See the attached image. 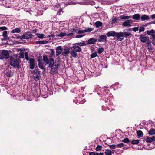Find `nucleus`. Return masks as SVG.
<instances>
[{
    "mask_svg": "<svg viewBox=\"0 0 155 155\" xmlns=\"http://www.w3.org/2000/svg\"><path fill=\"white\" fill-rule=\"evenodd\" d=\"M43 60L45 65L48 64V67L50 68V72L51 74H54L58 73L60 66V64L58 62L55 63L53 58H50L48 59L45 56L43 57Z\"/></svg>",
    "mask_w": 155,
    "mask_h": 155,
    "instance_id": "obj_1",
    "label": "nucleus"
},
{
    "mask_svg": "<svg viewBox=\"0 0 155 155\" xmlns=\"http://www.w3.org/2000/svg\"><path fill=\"white\" fill-rule=\"evenodd\" d=\"M19 58L17 54L11 57L10 65L14 67H19Z\"/></svg>",
    "mask_w": 155,
    "mask_h": 155,
    "instance_id": "obj_2",
    "label": "nucleus"
},
{
    "mask_svg": "<svg viewBox=\"0 0 155 155\" xmlns=\"http://www.w3.org/2000/svg\"><path fill=\"white\" fill-rule=\"evenodd\" d=\"M9 53L6 50H3L0 52V59H7L9 57Z\"/></svg>",
    "mask_w": 155,
    "mask_h": 155,
    "instance_id": "obj_3",
    "label": "nucleus"
},
{
    "mask_svg": "<svg viewBox=\"0 0 155 155\" xmlns=\"http://www.w3.org/2000/svg\"><path fill=\"white\" fill-rule=\"evenodd\" d=\"M18 51H20L19 53V57L21 58H23L25 57V59L26 60H29L28 54L27 52H25L24 53V52L23 50L21 49H19Z\"/></svg>",
    "mask_w": 155,
    "mask_h": 155,
    "instance_id": "obj_4",
    "label": "nucleus"
},
{
    "mask_svg": "<svg viewBox=\"0 0 155 155\" xmlns=\"http://www.w3.org/2000/svg\"><path fill=\"white\" fill-rule=\"evenodd\" d=\"M115 36L118 41H122L124 39V34L123 32H120L116 33Z\"/></svg>",
    "mask_w": 155,
    "mask_h": 155,
    "instance_id": "obj_5",
    "label": "nucleus"
},
{
    "mask_svg": "<svg viewBox=\"0 0 155 155\" xmlns=\"http://www.w3.org/2000/svg\"><path fill=\"white\" fill-rule=\"evenodd\" d=\"M107 38L105 35H101L98 38V41L100 42H105L107 41Z\"/></svg>",
    "mask_w": 155,
    "mask_h": 155,
    "instance_id": "obj_6",
    "label": "nucleus"
},
{
    "mask_svg": "<svg viewBox=\"0 0 155 155\" xmlns=\"http://www.w3.org/2000/svg\"><path fill=\"white\" fill-rule=\"evenodd\" d=\"M73 48L76 52H79L81 51V48L76 43L74 44Z\"/></svg>",
    "mask_w": 155,
    "mask_h": 155,
    "instance_id": "obj_7",
    "label": "nucleus"
},
{
    "mask_svg": "<svg viewBox=\"0 0 155 155\" xmlns=\"http://www.w3.org/2000/svg\"><path fill=\"white\" fill-rule=\"evenodd\" d=\"M132 22L131 20H128L123 23L122 25L126 27H130L131 26Z\"/></svg>",
    "mask_w": 155,
    "mask_h": 155,
    "instance_id": "obj_8",
    "label": "nucleus"
},
{
    "mask_svg": "<svg viewBox=\"0 0 155 155\" xmlns=\"http://www.w3.org/2000/svg\"><path fill=\"white\" fill-rule=\"evenodd\" d=\"M33 36L32 34L29 32H27L22 36V38L24 39H28L32 38Z\"/></svg>",
    "mask_w": 155,
    "mask_h": 155,
    "instance_id": "obj_9",
    "label": "nucleus"
},
{
    "mask_svg": "<svg viewBox=\"0 0 155 155\" xmlns=\"http://www.w3.org/2000/svg\"><path fill=\"white\" fill-rule=\"evenodd\" d=\"M56 55L58 56L60 55L63 51L62 48L61 46H58L56 48Z\"/></svg>",
    "mask_w": 155,
    "mask_h": 155,
    "instance_id": "obj_10",
    "label": "nucleus"
},
{
    "mask_svg": "<svg viewBox=\"0 0 155 155\" xmlns=\"http://www.w3.org/2000/svg\"><path fill=\"white\" fill-rule=\"evenodd\" d=\"M131 29H125L124 31L123 32L124 34V36L125 37H127L130 36L131 35Z\"/></svg>",
    "mask_w": 155,
    "mask_h": 155,
    "instance_id": "obj_11",
    "label": "nucleus"
},
{
    "mask_svg": "<svg viewBox=\"0 0 155 155\" xmlns=\"http://www.w3.org/2000/svg\"><path fill=\"white\" fill-rule=\"evenodd\" d=\"M30 68L31 69L34 68L35 67V60L34 59L31 58L29 59Z\"/></svg>",
    "mask_w": 155,
    "mask_h": 155,
    "instance_id": "obj_12",
    "label": "nucleus"
},
{
    "mask_svg": "<svg viewBox=\"0 0 155 155\" xmlns=\"http://www.w3.org/2000/svg\"><path fill=\"white\" fill-rule=\"evenodd\" d=\"M97 41V39L92 38H90L88 40L87 43L90 44H94Z\"/></svg>",
    "mask_w": 155,
    "mask_h": 155,
    "instance_id": "obj_13",
    "label": "nucleus"
},
{
    "mask_svg": "<svg viewBox=\"0 0 155 155\" xmlns=\"http://www.w3.org/2000/svg\"><path fill=\"white\" fill-rule=\"evenodd\" d=\"M62 51V54L64 56H67L70 52L69 50L67 48L64 49V50Z\"/></svg>",
    "mask_w": 155,
    "mask_h": 155,
    "instance_id": "obj_14",
    "label": "nucleus"
},
{
    "mask_svg": "<svg viewBox=\"0 0 155 155\" xmlns=\"http://www.w3.org/2000/svg\"><path fill=\"white\" fill-rule=\"evenodd\" d=\"M73 35V33H69L68 34H67L65 32H61L58 35V36L59 37H63L65 36H69L72 35Z\"/></svg>",
    "mask_w": 155,
    "mask_h": 155,
    "instance_id": "obj_15",
    "label": "nucleus"
},
{
    "mask_svg": "<svg viewBox=\"0 0 155 155\" xmlns=\"http://www.w3.org/2000/svg\"><path fill=\"white\" fill-rule=\"evenodd\" d=\"M147 34L148 35H151V36L152 37V39L155 37V31L153 30L152 29L150 31L147 30Z\"/></svg>",
    "mask_w": 155,
    "mask_h": 155,
    "instance_id": "obj_16",
    "label": "nucleus"
},
{
    "mask_svg": "<svg viewBox=\"0 0 155 155\" xmlns=\"http://www.w3.org/2000/svg\"><path fill=\"white\" fill-rule=\"evenodd\" d=\"M116 34V32L114 31H110L107 32L106 35L108 37H109L110 36L114 37L115 36V35Z\"/></svg>",
    "mask_w": 155,
    "mask_h": 155,
    "instance_id": "obj_17",
    "label": "nucleus"
},
{
    "mask_svg": "<svg viewBox=\"0 0 155 155\" xmlns=\"http://www.w3.org/2000/svg\"><path fill=\"white\" fill-rule=\"evenodd\" d=\"M21 31V29L20 28H16L12 30L11 32L12 33H18Z\"/></svg>",
    "mask_w": 155,
    "mask_h": 155,
    "instance_id": "obj_18",
    "label": "nucleus"
},
{
    "mask_svg": "<svg viewBox=\"0 0 155 155\" xmlns=\"http://www.w3.org/2000/svg\"><path fill=\"white\" fill-rule=\"evenodd\" d=\"M140 16L139 14H137L134 15L133 16L132 18L136 20H139L140 19Z\"/></svg>",
    "mask_w": 155,
    "mask_h": 155,
    "instance_id": "obj_19",
    "label": "nucleus"
},
{
    "mask_svg": "<svg viewBox=\"0 0 155 155\" xmlns=\"http://www.w3.org/2000/svg\"><path fill=\"white\" fill-rule=\"evenodd\" d=\"M70 54L71 55L70 58H76L77 55V54L74 50L71 51L70 53Z\"/></svg>",
    "mask_w": 155,
    "mask_h": 155,
    "instance_id": "obj_20",
    "label": "nucleus"
},
{
    "mask_svg": "<svg viewBox=\"0 0 155 155\" xmlns=\"http://www.w3.org/2000/svg\"><path fill=\"white\" fill-rule=\"evenodd\" d=\"M37 35L38 38L40 39H43L46 37L45 35L43 34L37 33Z\"/></svg>",
    "mask_w": 155,
    "mask_h": 155,
    "instance_id": "obj_21",
    "label": "nucleus"
},
{
    "mask_svg": "<svg viewBox=\"0 0 155 155\" xmlns=\"http://www.w3.org/2000/svg\"><path fill=\"white\" fill-rule=\"evenodd\" d=\"M48 41H37L35 42V44H43L47 43Z\"/></svg>",
    "mask_w": 155,
    "mask_h": 155,
    "instance_id": "obj_22",
    "label": "nucleus"
},
{
    "mask_svg": "<svg viewBox=\"0 0 155 155\" xmlns=\"http://www.w3.org/2000/svg\"><path fill=\"white\" fill-rule=\"evenodd\" d=\"M142 20L144 21L145 20H148L149 19V16L146 15H144L141 17Z\"/></svg>",
    "mask_w": 155,
    "mask_h": 155,
    "instance_id": "obj_23",
    "label": "nucleus"
},
{
    "mask_svg": "<svg viewBox=\"0 0 155 155\" xmlns=\"http://www.w3.org/2000/svg\"><path fill=\"white\" fill-rule=\"evenodd\" d=\"M78 45L80 46H83L86 45L87 44L83 41L82 42L76 43Z\"/></svg>",
    "mask_w": 155,
    "mask_h": 155,
    "instance_id": "obj_24",
    "label": "nucleus"
},
{
    "mask_svg": "<svg viewBox=\"0 0 155 155\" xmlns=\"http://www.w3.org/2000/svg\"><path fill=\"white\" fill-rule=\"evenodd\" d=\"M120 18L123 19H128L130 18V17L128 16H126L125 15H123L121 16Z\"/></svg>",
    "mask_w": 155,
    "mask_h": 155,
    "instance_id": "obj_25",
    "label": "nucleus"
},
{
    "mask_svg": "<svg viewBox=\"0 0 155 155\" xmlns=\"http://www.w3.org/2000/svg\"><path fill=\"white\" fill-rule=\"evenodd\" d=\"M149 134L150 135L155 134V130L154 129H151L149 131Z\"/></svg>",
    "mask_w": 155,
    "mask_h": 155,
    "instance_id": "obj_26",
    "label": "nucleus"
},
{
    "mask_svg": "<svg viewBox=\"0 0 155 155\" xmlns=\"http://www.w3.org/2000/svg\"><path fill=\"white\" fill-rule=\"evenodd\" d=\"M140 38L141 41L142 42H145L147 39L146 37L144 36L140 35Z\"/></svg>",
    "mask_w": 155,
    "mask_h": 155,
    "instance_id": "obj_27",
    "label": "nucleus"
},
{
    "mask_svg": "<svg viewBox=\"0 0 155 155\" xmlns=\"http://www.w3.org/2000/svg\"><path fill=\"white\" fill-rule=\"evenodd\" d=\"M102 23L99 21L96 22L95 24L96 28H99L101 26H102Z\"/></svg>",
    "mask_w": 155,
    "mask_h": 155,
    "instance_id": "obj_28",
    "label": "nucleus"
},
{
    "mask_svg": "<svg viewBox=\"0 0 155 155\" xmlns=\"http://www.w3.org/2000/svg\"><path fill=\"white\" fill-rule=\"evenodd\" d=\"M89 155H103V154L102 153H98L96 152H91L89 153Z\"/></svg>",
    "mask_w": 155,
    "mask_h": 155,
    "instance_id": "obj_29",
    "label": "nucleus"
},
{
    "mask_svg": "<svg viewBox=\"0 0 155 155\" xmlns=\"http://www.w3.org/2000/svg\"><path fill=\"white\" fill-rule=\"evenodd\" d=\"M8 35L7 31H5L3 32L2 36L5 38H6Z\"/></svg>",
    "mask_w": 155,
    "mask_h": 155,
    "instance_id": "obj_30",
    "label": "nucleus"
},
{
    "mask_svg": "<svg viewBox=\"0 0 155 155\" xmlns=\"http://www.w3.org/2000/svg\"><path fill=\"white\" fill-rule=\"evenodd\" d=\"M39 74L40 72L38 69H35L33 71V75H36L37 74L39 75Z\"/></svg>",
    "mask_w": 155,
    "mask_h": 155,
    "instance_id": "obj_31",
    "label": "nucleus"
},
{
    "mask_svg": "<svg viewBox=\"0 0 155 155\" xmlns=\"http://www.w3.org/2000/svg\"><path fill=\"white\" fill-rule=\"evenodd\" d=\"M137 135L139 137H141L143 135V133L141 130H139L137 132Z\"/></svg>",
    "mask_w": 155,
    "mask_h": 155,
    "instance_id": "obj_32",
    "label": "nucleus"
},
{
    "mask_svg": "<svg viewBox=\"0 0 155 155\" xmlns=\"http://www.w3.org/2000/svg\"><path fill=\"white\" fill-rule=\"evenodd\" d=\"M139 142V140H135L132 141L131 142V143L133 144H137Z\"/></svg>",
    "mask_w": 155,
    "mask_h": 155,
    "instance_id": "obj_33",
    "label": "nucleus"
},
{
    "mask_svg": "<svg viewBox=\"0 0 155 155\" xmlns=\"http://www.w3.org/2000/svg\"><path fill=\"white\" fill-rule=\"evenodd\" d=\"M94 30V28H87L85 29V32H91L92 31H93Z\"/></svg>",
    "mask_w": 155,
    "mask_h": 155,
    "instance_id": "obj_34",
    "label": "nucleus"
},
{
    "mask_svg": "<svg viewBox=\"0 0 155 155\" xmlns=\"http://www.w3.org/2000/svg\"><path fill=\"white\" fill-rule=\"evenodd\" d=\"M147 143H151L152 142L151 137H148L145 139Z\"/></svg>",
    "mask_w": 155,
    "mask_h": 155,
    "instance_id": "obj_35",
    "label": "nucleus"
},
{
    "mask_svg": "<svg viewBox=\"0 0 155 155\" xmlns=\"http://www.w3.org/2000/svg\"><path fill=\"white\" fill-rule=\"evenodd\" d=\"M97 54L96 52H94V53H93L91 56V58H93L94 57H95L97 56Z\"/></svg>",
    "mask_w": 155,
    "mask_h": 155,
    "instance_id": "obj_36",
    "label": "nucleus"
},
{
    "mask_svg": "<svg viewBox=\"0 0 155 155\" xmlns=\"http://www.w3.org/2000/svg\"><path fill=\"white\" fill-rule=\"evenodd\" d=\"M104 50V48H102V47L100 48L98 50L97 53L98 54H101L103 52Z\"/></svg>",
    "mask_w": 155,
    "mask_h": 155,
    "instance_id": "obj_37",
    "label": "nucleus"
},
{
    "mask_svg": "<svg viewBox=\"0 0 155 155\" xmlns=\"http://www.w3.org/2000/svg\"><path fill=\"white\" fill-rule=\"evenodd\" d=\"M40 76V74L39 75L36 74L33 75V77L34 79H35L36 80H38L39 79V77Z\"/></svg>",
    "mask_w": 155,
    "mask_h": 155,
    "instance_id": "obj_38",
    "label": "nucleus"
},
{
    "mask_svg": "<svg viewBox=\"0 0 155 155\" xmlns=\"http://www.w3.org/2000/svg\"><path fill=\"white\" fill-rule=\"evenodd\" d=\"M78 29L77 28H73L71 30V31L72 32L71 33H73V34H74V33H73V32L78 33Z\"/></svg>",
    "mask_w": 155,
    "mask_h": 155,
    "instance_id": "obj_39",
    "label": "nucleus"
},
{
    "mask_svg": "<svg viewBox=\"0 0 155 155\" xmlns=\"http://www.w3.org/2000/svg\"><path fill=\"white\" fill-rule=\"evenodd\" d=\"M102 147L101 146L97 145L96 148V150L97 151H100Z\"/></svg>",
    "mask_w": 155,
    "mask_h": 155,
    "instance_id": "obj_40",
    "label": "nucleus"
},
{
    "mask_svg": "<svg viewBox=\"0 0 155 155\" xmlns=\"http://www.w3.org/2000/svg\"><path fill=\"white\" fill-rule=\"evenodd\" d=\"M55 55L54 51L53 50H51V52L50 57L52 58L54 57Z\"/></svg>",
    "mask_w": 155,
    "mask_h": 155,
    "instance_id": "obj_41",
    "label": "nucleus"
},
{
    "mask_svg": "<svg viewBox=\"0 0 155 155\" xmlns=\"http://www.w3.org/2000/svg\"><path fill=\"white\" fill-rule=\"evenodd\" d=\"M124 146V144L122 143H121L120 144H118L116 145L117 147H120L121 148L122 147Z\"/></svg>",
    "mask_w": 155,
    "mask_h": 155,
    "instance_id": "obj_42",
    "label": "nucleus"
},
{
    "mask_svg": "<svg viewBox=\"0 0 155 155\" xmlns=\"http://www.w3.org/2000/svg\"><path fill=\"white\" fill-rule=\"evenodd\" d=\"M7 28L5 26L1 27H0V31H4L6 30Z\"/></svg>",
    "mask_w": 155,
    "mask_h": 155,
    "instance_id": "obj_43",
    "label": "nucleus"
},
{
    "mask_svg": "<svg viewBox=\"0 0 155 155\" xmlns=\"http://www.w3.org/2000/svg\"><path fill=\"white\" fill-rule=\"evenodd\" d=\"M122 141L125 143H127L129 142V139L127 138H125Z\"/></svg>",
    "mask_w": 155,
    "mask_h": 155,
    "instance_id": "obj_44",
    "label": "nucleus"
},
{
    "mask_svg": "<svg viewBox=\"0 0 155 155\" xmlns=\"http://www.w3.org/2000/svg\"><path fill=\"white\" fill-rule=\"evenodd\" d=\"M85 32L84 30H79L78 29V34H82Z\"/></svg>",
    "mask_w": 155,
    "mask_h": 155,
    "instance_id": "obj_45",
    "label": "nucleus"
},
{
    "mask_svg": "<svg viewBox=\"0 0 155 155\" xmlns=\"http://www.w3.org/2000/svg\"><path fill=\"white\" fill-rule=\"evenodd\" d=\"M110 147L111 148L113 149H115L116 147V145H111L110 146Z\"/></svg>",
    "mask_w": 155,
    "mask_h": 155,
    "instance_id": "obj_46",
    "label": "nucleus"
},
{
    "mask_svg": "<svg viewBox=\"0 0 155 155\" xmlns=\"http://www.w3.org/2000/svg\"><path fill=\"white\" fill-rule=\"evenodd\" d=\"M63 12L62 10V9H59L58 12H57V14L59 15H60L61 13H62Z\"/></svg>",
    "mask_w": 155,
    "mask_h": 155,
    "instance_id": "obj_47",
    "label": "nucleus"
},
{
    "mask_svg": "<svg viewBox=\"0 0 155 155\" xmlns=\"http://www.w3.org/2000/svg\"><path fill=\"white\" fill-rule=\"evenodd\" d=\"M138 29V28L137 27H134L133 28V30L135 32L137 31Z\"/></svg>",
    "mask_w": 155,
    "mask_h": 155,
    "instance_id": "obj_48",
    "label": "nucleus"
},
{
    "mask_svg": "<svg viewBox=\"0 0 155 155\" xmlns=\"http://www.w3.org/2000/svg\"><path fill=\"white\" fill-rule=\"evenodd\" d=\"M144 30V28L143 27L140 28L139 31L140 32L143 31Z\"/></svg>",
    "mask_w": 155,
    "mask_h": 155,
    "instance_id": "obj_49",
    "label": "nucleus"
},
{
    "mask_svg": "<svg viewBox=\"0 0 155 155\" xmlns=\"http://www.w3.org/2000/svg\"><path fill=\"white\" fill-rule=\"evenodd\" d=\"M84 36V35H77L75 37V38H81V37Z\"/></svg>",
    "mask_w": 155,
    "mask_h": 155,
    "instance_id": "obj_50",
    "label": "nucleus"
},
{
    "mask_svg": "<svg viewBox=\"0 0 155 155\" xmlns=\"http://www.w3.org/2000/svg\"><path fill=\"white\" fill-rule=\"evenodd\" d=\"M152 43L153 45H155V37L152 39Z\"/></svg>",
    "mask_w": 155,
    "mask_h": 155,
    "instance_id": "obj_51",
    "label": "nucleus"
},
{
    "mask_svg": "<svg viewBox=\"0 0 155 155\" xmlns=\"http://www.w3.org/2000/svg\"><path fill=\"white\" fill-rule=\"evenodd\" d=\"M60 8V6L59 5H56L55 6V7L54 8V9L55 10H57V8Z\"/></svg>",
    "mask_w": 155,
    "mask_h": 155,
    "instance_id": "obj_52",
    "label": "nucleus"
},
{
    "mask_svg": "<svg viewBox=\"0 0 155 155\" xmlns=\"http://www.w3.org/2000/svg\"><path fill=\"white\" fill-rule=\"evenodd\" d=\"M151 18L152 19H154L155 18V14L152 15Z\"/></svg>",
    "mask_w": 155,
    "mask_h": 155,
    "instance_id": "obj_53",
    "label": "nucleus"
},
{
    "mask_svg": "<svg viewBox=\"0 0 155 155\" xmlns=\"http://www.w3.org/2000/svg\"><path fill=\"white\" fill-rule=\"evenodd\" d=\"M147 48H148L149 49H151L152 48L151 47V45H147Z\"/></svg>",
    "mask_w": 155,
    "mask_h": 155,
    "instance_id": "obj_54",
    "label": "nucleus"
},
{
    "mask_svg": "<svg viewBox=\"0 0 155 155\" xmlns=\"http://www.w3.org/2000/svg\"><path fill=\"white\" fill-rule=\"evenodd\" d=\"M25 98L26 99V100L28 101H30L32 100V99H31V97H29V98L28 97H25Z\"/></svg>",
    "mask_w": 155,
    "mask_h": 155,
    "instance_id": "obj_55",
    "label": "nucleus"
},
{
    "mask_svg": "<svg viewBox=\"0 0 155 155\" xmlns=\"http://www.w3.org/2000/svg\"><path fill=\"white\" fill-rule=\"evenodd\" d=\"M152 142L155 141V136H153L151 137Z\"/></svg>",
    "mask_w": 155,
    "mask_h": 155,
    "instance_id": "obj_56",
    "label": "nucleus"
},
{
    "mask_svg": "<svg viewBox=\"0 0 155 155\" xmlns=\"http://www.w3.org/2000/svg\"><path fill=\"white\" fill-rule=\"evenodd\" d=\"M147 45H151L150 42H148L147 43Z\"/></svg>",
    "mask_w": 155,
    "mask_h": 155,
    "instance_id": "obj_57",
    "label": "nucleus"
},
{
    "mask_svg": "<svg viewBox=\"0 0 155 155\" xmlns=\"http://www.w3.org/2000/svg\"><path fill=\"white\" fill-rule=\"evenodd\" d=\"M116 20H113V21L114 22H116Z\"/></svg>",
    "mask_w": 155,
    "mask_h": 155,
    "instance_id": "obj_58",
    "label": "nucleus"
},
{
    "mask_svg": "<svg viewBox=\"0 0 155 155\" xmlns=\"http://www.w3.org/2000/svg\"><path fill=\"white\" fill-rule=\"evenodd\" d=\"M7 7L8 8H10L11 7V6H7Z\"/></svg>",
    "mask_w": 155,
    "mask_h": 155,
    "instance_id": "obj_59",
    "label": "nucleus"
},
{
    "mask_svg": "<svg viewBox=\"0 0 155 155\" xmlns=\"http://www.w3.org/2000/svg\"><path fill=\"white\" fill-rule=\"evenodd\" d=\"M35 1H40V0H35Z\"/></svg>",
    "mask_w": 155,
    "mask_h": 155,
    "instance_id": "obj_60",
    "label": "nucleus"
},
{
    "mask_svg": "<svg viewBox=\"0 0 155 155\" xmlns=\"http://www.w3.org/2000/svg\"><path fill=\"white\" fill-rule=\"evenodd\" d=\"M58 59H60V58H59V57H58Z\"/></svg>",
    "mask_w": 155,
    "mask_h": 155,
    "instance_id": "obj_61",
    "label": "nucleus"
}]
</instances>
